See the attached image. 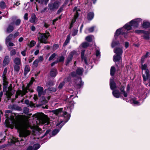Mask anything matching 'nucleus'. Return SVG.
<instances>
[{
  "label": "nucleus",
  "instance_id": "nucleus-1",
  "mask_svg": "<svg viewBox=\"0 0 150 150\" xmlns=\"http://www.w3.org/2000/svg\"><path fill=\"white\" fill-rule=\"evenodd\" d=\"M15 115H12V120L11 124L8 123V126L9 127L13 129L14 127L18 129L19 132L20 137L25 138L29 136L31 131L30 130V125L28 121H26L22 123H21L19 120H16L14 119Z\"/></svg>",
  "mask_w": 150,
  "mask_h": 150
},
{
  "label": "nucleus",
  "instance_id": "nucleus-2",
  "mask_svg": "<svg viewBox=\"0 0 150 150\" xmlns=\"http://www.w3.org/2000/svg\"><path fill=\"white\" fill-rule=\"evenodd\" d=\"M62 108H60L58 109L53 110L52 112L55 115L59 116L62 117H64V120L61 121L59 123H58L56 125L57 126H59V129H55L52 132V135L53 136L56 134L59 131L60 129L62 127L63 125L62 124V123L64 122L65 123L67 122L69 119L70 115L69 114H67L66 112L62 111Z\"/></svg>",
  "mask_w": 150,
  "mask_h": 150
},
{
  "label": "nucleus",
  "instance_id": "nucleus-3",
  "mask_svg": "<svg viewBox=\"0 0 150 150\" xmlns=\"http://www.w3.org/2000/svg\"><path fill=\"white\" fill-rule=\"evenodd\" d=\"M11 112H12L10 110H7L5 111V113H7L6 115L7 119L5 120V123L6 126L8 127H9V126H8L7 124L9 123L11 124V121L12 120V115L13 114L15 115L14 118L16 120L19 121L22 117V116L21 115H17L15 113H12Z\"/></svg>",
  "mask_w": 150,
  "mask_h": 150
},
{
  "label": "nucleus",
  "instance_id": "nucleus-4",
  "mask_svg": "<svg viewBox=\"0 0 150 150\" xmlns=\"http://www.w3.org/2000/svg\"><path fill=\"white\" fill-rule=\"evenodd\" d=\"M34 81V79L33 78H32L31 79V80L29 83L28 84L25 88H23L22 90H18L16 92L15 96L16 98H17L18 96H21L22 97L25 95L28 92L27 90L28 89L30 86L33 84Z\"/></svg>",
  "mask_w": 150,
  "mask_h": 150
},
{
  "label": "nucleus",
  "instance_id": "nucleus-5",
  "mask_svg": "<svg viewBox=\"0 0 150 150\" xmlns=\"http://www.w3.org/2000/svg\"><path fill=\"white\" fill-rule=\"evenodd\" d=\"M38 118L39 123L41 124H45L44 128L49 124V119L47 116L42 113L38 114Z\"/></svg>",
  "mask_w": 150,
  "mask_h": 150
},
{
  "label": "nucleus",
  "instance_id": "nucleus-6",
  "mask_svg": "<svg viewBox=\"0 0 150 150\" xmlns=\"http://www.w3.org/2000/svg\"><path fill=\"white\" fill-rule=\"evenodd\" d=\"M142 69V71L143 70L145 71V74H143L142 76L143 80L144 81H146L148 80L149 81V86L150 87V73H149L148 69H147V66L146 64H141Z\"/></svg>",
  "mask_w": 150,
  "mask_h": 150
},
{
  "label": "nucleus",
  "instance_id": "nucleus-7",
  "mask_svg": "<svg viewBox=\"0 0 150 150\" xmlns=\"http://www.w3.org/2000/svg\"><path fill=\"white\" fill-rule=\"evenodd\" d=\"M38 34V39L39 41H40V42L45 44L48 43L47 40L50 36V33H39Z\"/></svg>",
  "mask_w": 150,
  "mask_h": 150
},
{
  "label": "nucleus",
  "instance_id": "nucleus-8",
  "mask_svg": "<svg viewBox=\"0 0 150 150\" xmlns=\"http://www.w3.org/2000/svg\"><path fill=\"white\" fill-rule=\"evenodd\" d=\"M127 34V32L123 30V28H120L117 29L115 33L114 37L117 39L121 35H124Z\"/></svg>",
  "mask_w": 150,
  "mask_h": 150
},
{
  "label": "nucleus",
  "instance_id": "nucleus-9",
  "mask_svg": "<svg viewBox=\"0 0 150 150\" xmlns=\"http://www.w3.org/2000/svg\"><path fill=\"white\" fill-rule=\"evenodd\" d=\"M11 20L13 22L11 23L14 24V26H16L19 25L21 22V20L19 19H16L15 17H13L11 19Z\"/></svg>",
  "mask_w": 150,
  "mask_h": 150
},
{
  "label": "nucleus",
  "instance_id": "nucleus-10",
  "mask_svg": "<svg viewBox=\"0 0 150 150\" xmlns=\"http://www.w3.org/2000/svg\"><path fill=\"white\" fill-rule=\"evenodd\" d=\"M15 91L12 89L11 87L8 88V91L6 92V95L8 99L10 98L11 96L14 93Z\"/></svg>",
  "mask_w": 150,
  "mask_h": 150
},
{
  "label": "nucleus",
  "instance_id": "nucleus-11",
  "mask_svg": "<svg viewBox=\"0 0 150 150\" xmlns=\"http://www.w3.org/2000/svg\"><path fill=\"white\" fill-rule=\"evenodd\" d=\"M114 52L116 54L122 56L123 51L122 47H116L114 49Z\"/></svg>",
  "mask_w": 150,
  "mask_h": 150
},
{
  "label": "nucleus",
  "instance_id": "nucleus-12",
  "mask_svg": "<svg viewBox=\"0 0 150 150\" xmlns=\"http://www.w3.org/2000/svg\"><path fill=\"white\" fill-rule=\"evenodd\" d=\"M142 28L144 29H146L150 27V22L147 20H144L142 24Z\"/></svg>",
  "mask_w": 150,
  "mask_h": 150
},
{
  "label": "nucleus",
  "instance_id": "nucleus-13",
  "mask_svg": "<svg viewBox=\"0 0 150 150\" xmlns=\"http://www.w3.org/2000/svg\"><path fill=\"white\" fill-rule=\"evenodd\" d=\"M132 25L129 22L126 23L124 26L122 27L123 28V30H125V31L127 32V31L129 30L132 29Z\"/></svg>",
  "mask_w": 150,
  "mask_h": 150
},
{
  "label": "nucleus",
  "instance_id": "nucleus-14",
  "mask_svg": "<svg viewBox=\"0 0 150 150\" xmlns=\"http://www.w3.org/2000/svg\"><path fill=\"white\" fill-rule=\"evenodd\" d=\"M10 58L9 56H6L3 61V66H5L8 65L10 62Z\"/></svg>",
  "mask_w": 150,
  "mask_h": 150
},
{
  "label": "nucleus",
  "instance_id": "nucleus-15",
  "mask_svg": "<svg viewBox=\"0 0 150 150\" xmlns=\"http://www.w3.org/2000/svg\"><path fill=\"white\" fill-rule=\"evenodd\" d=\"M124 87H122L120 88V90L121 92V93L123 94L125 97L122 98L123 99L125 100H127V99L126 98L127 97V93L124 90Z\"/></svg>",
  "mask_w": 150,
  "mask_h": 150
},
{
  "label": "nucleus",
  "instance_id": "nucleus-16",
  "mask_svg": "<svg viewBox=\"0 0 150 150\" xmlns=\"http://www.w3.org/2000/svg\"><path fill=\"white\" fill-rule=\"evenodd\" d=\"M14 24L12 23H10L7 28L6 32L8 33H10L12 32L14 30Z\"/></svg>",
  "mask_w": 150,
  "mask_h": 150
},
{
  "label": "nucleus",
  "instance_id": "nucleus-17",
  "mask_svg": "<svg viewBox=\"0 0 150 150\" xmlns=\"http://www.w3.org/2000/svg\"><path fill=\"white\" fill-rule=\"evenodd\" d=\"M75 53V52L73 51L69 53L66 61L67 65L69 64V62L71 60L73 55Z\"/></svg>",
  "mask_w": 150,
  "mask_h": 150
},
{
  "label": "nucleus",
  "instance_id": "nucleus-18",
  "mask_svg": "<svg viewBox=\"0 0 150 150\" xmlns=\"http://www.w3.org/2000/svg\"><path fill=\"white\" fill-rule=\"evenodd\" d=\"M84 53H85V50H83L81 53V57L82 59V60H84L85 64L86 65L85 66V67L87 69H91V68H89V67H88V64H87L86 61V59L84 57Z\"/></svg>",
  "mask_w": 150,
  "mask_h": 150
},
{
  "label": "nucleus",
  "instance_id": "nucleus-19",
  "mask_svg": "<svg viewBox=\"0 0 150 150\" xmlns=\"http://www.w3.org/2000/svg\"><path fill=\"white\" fill-rule=\"evenodd\" d=\"M76 84L77 86V88H79L81 87V86L83 85V83L81 82V79L80 78H78L76 80Z\"/></svg>",
  "mask_w": 150,
  "mask_h": 150
},
{
  "label": "nucleus",
  "instance_id": "nucleus-20",
  "mask_svg": "<svg viewBox=\"0 0 150 150\" xmlns=\"http://www.w3.org/2000/svg\"><path fill=\"white\" fill-rule=\"evenodd\" d=\"M145 32L143 33L142 37L145 40H149L150 39L149 33L147 31L145 30Z\"/></svg>",
  "mask_w": 150,
  "mask_h": 150
},
{
  "label": "nucleus",
  "instance_id": "nucleus-21",
  "mask_svg": "<svg viewBox=\"0 0 150 150\" xmlns=\"http://www.w3.org/2000/svg\"><path fill=\"white\" fill-rule=\"evenodd\" d=\"M113 96L116 98H119L120 96V93L118 90H113Z\"/></svg>",
  "mask_w": 150,
  "mask_h": 150
},
{
  "label": "nucleus",
  "instance_id": "nucleus-22",
  "mask_svg": "<svg viewBox=\"0 0 150 150\" xmlns=\"http://www.w3.org/2000/svg\"><path fill=\"white\" fill-rule=\"evenodd\" d=\"M78 13L76 11L74 16V18L71 21V22L70 25V28H72L73 26V23L75 22L76 19L78 18Z\"/></svg>",
  "mask_w": 150,
  "mask_h": 150
},
{
  "label": "nucleus",
  "instance_id": "nucleus-23",
  "mask_svg": "<svg viewBox=\"0 0 150 150\" xmlns=\"http://www.w3.org/2000/svg\"><path fill=\"white\" fill-rule=\"evenodd\" d=\"M37 89L38 93V96H40L42 94H43V89L42 87L38 86L37 87Z\"/></svg>",
  "mask_w": 150,
  "mask_h": 150
},
{
  "label": "nucleus",
  "instance_id": "nucleus-24",
  "mask_svg": "<svg viewBox=\"0 0 150 150\" xmlns=\"http://www.w3.org/2000/svg\"><path fill=\"white\" fill-rule=\"evenodd\" d=\"M121 55L118 54H115L114 56V61L115 62H118L121 59Z\"/></svg>",
  "mask_w": 150,
  "mask_h": 150
},
{
  "label": "nucleus",
  "instance_id": "nucleus-25",
  "mask_svg": "<svg viewBox=\"0 0 150 150\" xmlns=\"http://www.w3.org/2000/svg\"><path fill=\"white\" fill-rule=\"evenodd\" d=\"M57 74V71L56 69H52L51 70L50 74L52 77H55Z\"/></svg>",
  "mask_w": 150,
  "mask_h": 150
},
{
  "label": "nucleus",
  "instance_id": "nucleus-26",
  "mask_svg": "<svg viewBox=\"0 0 150 150\" xmlns=\"http://www.w3.org/2000/svg\"><path fill=\"white\" fill-rule=\"evenodd\" d=\"M13 62L15 65H20L21 64V59L19 57H16L14 59Z\"/></svg>",
  "mask_w": 150,
  "mask_h": 150
},
{
  "label": "nucleus",
  "instance_id": "nucleus-27",
  "mask_svg": "<svg viewBox=\"0 0 150 150\" xmlns=\"http://www.w3.org/2000/svg\"><path fill=\"white\" fill-rule=\"evenodd\" d=\"M94 13L93 12H90L88 14L87 18L88 20L91 21L93 18Z\"/></svg>",
  "mask_w": 150,
  "mask_h": 150
},
{
  "label": "nucleus",
  "instance_id": "nucleus-28",
  "mask_svg": "<svg viewBox=\"0 0 150 150\" xmlns=\"http://www.w3.org/2000/svg\"><path fill=\"white\" fill-rule=\"evenodd\" d=\"M131 102L134 104L137 105H140L142 103V102L141 103H140V102L136 100L135 98H132L131 100Z\"/></svg>",
  "mask_w": 150,
  "mask_h": 150
},
{
  "label": "nucleus",
  "instance_id": "nucleus-29",
  "mask_svg": "<svg viewBox=\"0 0 150 150\" xmlns=\"http://www.w3.org/2000/svg\"><path fill=\"white\" fill-rule=\"evenodd\" d=\"M30 69L29 66L28 65H26L25 67L24 70V74L26 75L30 71Z\"/></svg>",
  "mask_w": 150,
  "mask_h": 150
},
{
  "label": "nucleus",
  "instance_id": "nucleus-30",
  "mask_svg": "<svg viewBox=\"0 0 150 150\" xmlns=\"http://www.w3.org/2000/svg\"><path fill=\"white\" fill-rule=\"evenodd\" d=\"M129 23L131 24V25L134 28H137L138 27L134 19L130 21L129 22Z\"/></svg>",
  "mask_w": 150,
  "mask_h": 150
},
{
  "label": "nucleus",
  "instance_id": "nucleus-31",
  "mask_svg": "<svg viewBox=\"0 0 150 150\" xmlns=\"http://www.w3.org/2000/svg\"><path fill=\"white\" fill-rule=\"evenodd\" d=\"M25 103L28 106H30L33 107L34 106V104L32 102H30L28 100H25Z\"/></svg>",
  "mask_w": 150,
  "mask_h": 150
},
{
  "label": "nucleus",
  "instance_id": "nucleus-32",
  "mask_svg": "<svg viewBox=\"0 0 150 150\" xmlns=\"http://www.w3.org/2000/svg\"><path fill=\"white\" fill-rule=\"evenodd\" d=\"M13 38V35L12 34H10L6 38V43H7L10 41L11 40H12Z\"/></svg>",
  "mask_w": 150,
  "mask_h": 150
},
{
  "label": "nucleus",
  "instance_id": "nucleus-33",
  "mask_svg": "<svg viewBox=\"0 0 150 150\" xmlns=\"http://www.w3.org/2000/svg\"><path fill=\"white\" fill-rule=\"evenodd\" d=\"M70 38V35L69 34L67 36L66 40L64 43V46H65L67 45V44L69 42Z\"/></svg>",
  "mask_w": 150,
  "mask_h": 150
},
{
  "label": "nucleus",
  "instance_id": "nucleus-34",
  "mask_svg": "<svg viewBox=\"0 0 150 150\" xmlns=\"http://www.w3.org/2000/svg\"><path fill=\"white\" fill-rule=\"evenodd\" d=\"M94 36L93 35H89L86 37V40L88 42H91Z\"/></svg>",
  "mask_w": 150,
  "mask_h": 150
},
{
  "label": "nucleus",
  "instance_id": "nucleus-35",
  "mask_svg": "<svg viewBox=\"0 0 150 150\" xmlns=\"http://www.w3.org/2000/svg\"><path fill=\"white\" fill-rule=\"evenodd\" d=\"M83 72V70L82 68H78L76 70L77 74L79 75H81L82 74Z\"/></svg>",
  "mask_w": 150,
  "mask_h": 150
},
{
  "label": "nucleus",
  "instance_id": "nucleus-36",
  "mask_svg": "<svg viewBox=\"0 0 150 150\" xmlns=\"http://www.w3.org/2000/svg\"><path fill=\"white\" fill-rule=\"evenodd\" d=\"M135 21L137 24L138 27L140 22H142V19L140 18H138L134 19Z\"/></svg>",
  "mask_w": 150,
  "mask_h": 150
},
{
  "label": "nucleus",
  "instance_id": "nucleus-37",
  "mask_svg": "<svg viewBox=\"0 0 150 150\" xmlns=\"http://www.w3.org/2000/svg\"><path fill=\"white\" fill-rule=\"evenodd\" d=\"M20 65H14V71L18 73L20 70Z\"/></svg>",
  "mask_w": 150,
  "mask_h": 150
},
{
  "label": "nucleus",
  "instance_id": "nucleus-38",
  "mask_svg": "<svg viewBox=\"0 0 150 150\" xmlns=\"http://www.w3.org/2000/svg\"><path fill=\"white\" fill-rule=\"evenodd\" d=\"M68 107L71 108H73L74 107V102L73 101L69 100Z\"/></svg>",
  "mask_w": 150,
  "mask_h": 150
},
{
  "label": "nucleus",
  "instance_id": "nucleus-39",
  "mask_svg": "<svg viewBox=\"0 0 150 150\" xmlns=\"http://www.w3.org/2000/svg\"><path fill=\"white\" fill-rule=\"evenodd\" d=\"M94 27H91L89 28V29H86L85 30V33H88V31L89 32V33H91V32H93L94 30Z\"/></svg>",
  "mask_w": 150,
  "mask_h": 150
},
{
  "label": "nucleus",
  "instance_id": "nucleus-40",
  "mask_svg": "<svg viewBox=\"0 0 150 150\" xmlns=\"http://www.w3.org/2000/svg\"><path fill=\"white\" fill-rule=\"evenodd\" d=\"M0 7L2 9H4L6 7V5L5 2L3 1H1L0 2Z\"/></svg>",
  "mask_w": 150,
  "mask_h": 150
},
{
  "label": "nucleus",
  "instance_id": "nucleus-41",
  "mask_svg": "<svg viewBox=\"0 0 150 150\" xmlns=\"http://www.w3.org/2000/svg\"><path fill=\"white\" fill-rule=\"evenodd\" d=\"M36 42L34 40H31L30 42L29 45V46L30 47H32L35 46L36 44Z\"/></svg>",
  "mask_w": 150,
  "mask_h": 150
},
{
  "label": "nucleus",
  "instance_id": "nucleus-42",
  "mask_svg": "<svg viewBox=\"0 0 150 150\" xmlns=\"http://www.w3.org/2000/svg\"><path fill=\"white\" fill-rule=\"evenodd\" d=\"M49 9L51 11H52L55 9L53 4H50L48 5Z\"/></svg>",
  "mask_w": 150,
  "mask_h": 150
},
{
  "label": "nucleus",
  "instance_id": "nucleus-43",
  "mask_svg": "<svg viewBox=\"0 0 150 150\" xmlns=\"http://www.w3.org/2000/svg\"><path fill=\"white\" fill-rule=\"evenodd\" d=\"M40 147V145L39 144H34L33 148V150H37Z\"/></svg>",
  "mask_w": 150,
  "mask_h": 150
},
{
  "label": "nucleus",
  "instance_id": "nucleus-44",
  "mask_svg": "<svg viewBox=\"0 0 150 150\" xmlns=\"http://www.w3.org/2000/svg\"><path fill=\"white\" fill-rule=\"evenodd\" d=\"M36 17L35 15L32 16L30 19V21L31 23H34Z\"/></svg>",
  "mask_w": 150,
  "mask_h": 150
},
{
  "label": "nucleus",
  "instance_id": "nucleus-45",
  "mask_svg": "<svg viewBox=\"0 0 150 150\" xmlns=\"http://www.w3.org/2000/svg\"><path fill=\"white\" fill-rule=\"evenodd\" d=\"M53 4L55 9H57L59 6V2L58 1L55 2Z\"/></svg>",
  "mask_w": 150,
  "mask_h": 150
},
{
  "label": "nucleus",
  "instance_id": "nucleus-46",
  "mask_svg": "<svg viewBox=\"0 0 150 150\" xmlns=\"http://www.w3.org/2000/svg\"><path fill=\"white\" fill-rule=\"evenodd\" d=\"M135 32L138 34L142 33L143 34L145 32V30H136Z\"/></svg>",
  "mask_w": 150,
  "mask_h": 150
},
{
  "label": "nucleus",
  "instance_id": "nucleus-47",
  "mask_svg": "<svg viewBox=\"0 0 150 150\" xmlns=\"http://www.w3.org/2000/svg\"><path fill=\"white\" fill-rule=\"evenodd\" d=\"M7 47H12L15 45L14 44L10 41L8 42L7 43H6Z\"/></svg>",
  "mask_w": 150,
  "mask_h": 150
},
{
  "label": "nucleus",
  "instance_id": "nucleus-48",
  "mask_svg": "<svg viewBox=\"0 0 150 150\" xmlns=\"http://www.w3.org/2000/svg\"><path fill=\"white\" fill-rule=\"evenodd\" d=\"M89 45V44L87 42L83 43L81 44V46L83 48L87 47Z\"/></svg>",
  "mask_w": 150,
  "mask_h": 150
},
{
  "label": "nucleus",
  "instance_id": "nucleus-49",
  "mask_svg": "<svg viewBox=\"0 0 150 150\" xmlns=\"http://www.w3.org/2000/svg\"><path fill=\"white\" fill-rule=\"evenodd\" d=\"M78 30L77 29H74L72 32V35L73 36H74L76 35L78 33Z\"/></svg>",
  "mask_w": 150,
  "mask_h": 150
},
{
  "label": "nucleus",
  "instance_id": "nucleus-50",
  "mask_svg": "<svg viewBox=\"0 0 150 150\" xmlns=\"http://www.w3.org/2000/svg\"><path fill=\"white\" fill-rule=\"evenodd\" d=\"M38 59H36L33 62V65L35 67H36L38 65Z\"/></svg>",
  "mask_w": 150,
  "mask_h": 150
},
{
  "label": "nucleus",
  "instance_id": "nucleus-51",
  "mask_svg": "<svg viewBox=\"0 0 150 150\" xmlns=\"http://www.w3.org/2000/svg\"><path fill=\"white\" fill-rule=\"evenodd\" d=\"M64 59V58L63 56H61L59 57V58L58 60H57V61H58V62H63Z\"/></svg>",
  "mask_w": 150,
  "mask_h": 150
},
{
  "label": "nucleus",
  "instance_id": "nucleus-52",
  "mask_svg": "<svg viewBox=\"0 0 150 150\" xmlns=\"http://www.w3.org/2000/svg\"><path fill=\"white\" fill-rule=\"evenodd\" d=\"M64 84V81H63L60 83L58 87V88L60 89L62 88Z\"/></svg>",
  "mask_w": 150,
  "mask_h": 150
},
{
  "label": "nucleus",
  "instance_id": "nucleus-53",
  "mask_svg": "<svg viewBox=\"0 0 150 150\" xmlns=\"http://www.w3.org/2000/svg\"><path fill=\"white\" fill-rule=\"evenodd\" d=\"M120 45L119 41L113 42V47L117 46H118Z\"/></svg>",
  "mask_w": 150,
  "mask_h": 150
},
{
  "label": "nucleus",
  "instance_id": "nucleus-54",
  "mask_svg": "<svg viewBox=\"0 0 150 150\" xmlns=\"http://www.w3.org/2000/svg\"><path fill=\"white\" fill-rule=\"evenodd\" d=\"M29 111L28 108H24L23 109V112L25 114H27Z\"/></svg>",
  "mask_w": 150,
  "mask_h": 150
},
{
  "label": "nucleus",
  "instance_id": "nucleus-55",
  "mask_svg": "<svg viewBox=\"0 0 150 150\" xmlns=\"http://www.w3.org/2000/svg\"><path fill=\"white\" fill-rule=\"evenodd\" d=\"M56 56V54L54 53L52 54L49 57V60L51 61Z\"/></svg>",
  "mask_w": 150,
  "mask_h": 150
},
{
  "label": "nucleus",
  "instance_id": "nucleus-56",
  "mask_svg": "<svg viewBox=\"0 0 150 150\" xmlns=\"http://www.w3.org/2000/svg\"><path fill=\"white\" fill-rule=\"evenodd\" d=\"M16 53V50L14 49L12 50L10 52V55L11 56H13L15 55Z\"/></svg>",
  "mask_w": 150,
  "mask_h": 150
},
{
  "label": "nucleus",
  "instance_id": "nucleus-57",
  "mask_svg": "<svg viewBox=\"0 0 150 150\" xmlns=\"http://www.w3.org/2000/svg\"><path fill=\"white\" fill-rule=\"evenodd\" d=\"M96 55L97 57L99 58L100 57V52L99 50H97L96 52Z\"/></svg>",
  "mask_w": 150,
  "mask_h": 150
},
{
  "label": "nucleus",
  "instance_id": "nucleus-58",
  "mask_svg": "<svg viewBox=\"0 0 150 150\" xmlns=\"http://www.w3.org/2000/svg\"><path fill=\"white\" fill-rule=\"evenodd\" d=\"M110 86L111 90H112V78L110 79Z\"/></svg>",
  "mask_w": 150,
  "mask_h": 150
},
{
  "label": "nucleus",
  "instance_id": "nucleus-59",
  "mask_svg": "<svg viewBox=\"0 0 150 150\" xmlns=\"http://www.w3.org/2000/svg\"><path fill=\"white\" fill-rule=\"evenodd\" d=\"M49 90L52 92H54L56 91V89L54 88H49Z\"/></svg>",
  "mask_w": 150,
  "mask_h": 150
},
{
  "label": "nucleus",
  "instance_id": "nucleus-60",
  "mask_svg": "<svg viewBox=\"0 0 150 150\" xmlns=\"http://www.w3.org/2000/svg\"><path fill=\"white\" fill-rule=\"evenodd\" d=\"M34 59V57L32 56L30 57L28 59L29 62L31 63Z\"/></svg>",
  "mask_w": 150,
  "mask_h": 150
},
{
  "label": "nucleus",
  "instance_id": "nucleus-61",
  "mask_svg": "<svg viewBox=\"0 0 150 150\" xmlns=\"http://www.w3.org/2000/svg\"><path fill=\"white\" fill-rule=\"evenodd\" d=\"M145 57L144 56L142 57L141 59V64H143L144 63L145 60Z\"/></svg>",
  "mask_w": 150,
  "mask_h": 150
},
{
  "label": "nucleus",
  "instance_id": "nucleus-62",
  "mask_svg": "<svg viewBox=\"0 0 150 150\" xmlns=\"http://www.w3.org/2000/svg\"><path fill=\"white\" fill-rule=\"evenodd\" d=\"M21 53L23 56H26V50H24L23 51L21 52Z\"/></svg>",
  "mask_w": 150,
  "mask_h": 150
},
{
  "label": "nucleus",
  "instance_id": "nucleus-63",
  "mask_svg": "<svg viewBox=\"0 0 150 150\" xmlns=\"http://www.w3.org/2000/svg\"><path fill=\"white\" fill-rule=\"evenodd\" d=\"M38 59V60L39 62H42L43 61V59L42 56H40L39 57Z\"/></svg>",
  "mask_w": 150,
  "mask_h": 150
},
{
  "label": "nucleus",
  "instance_id": "nucleus-64",
  "mask_svg": "<svg viewBox=\"0 0 150 150\" xmlns=\"http://www.w3.org/2000/svg\"><path fill=\"white\" fill-rule=\"evenodd\" d=\"M19 141V140L17 138H14L13 137V139L12 141L13 142H16Z\"/></svg>",
  "mask_w": 150,
  "mask_h": 150
}]
</instances>
